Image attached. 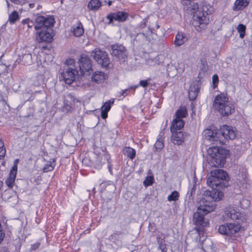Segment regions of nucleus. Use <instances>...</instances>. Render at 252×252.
<instances>
[{"label":"nucleus","mask_w":252,"mask_h":252,"mask_svg":"<svg viewBox=\"0 0 252 252\" xmlns=\"http://www.w3.org/2000/svg\"><path fill=\"white\" fill-rule=\"evenodd\" d=\"M200 87L199 81H194L190 85L189 91V98L190 100H193L196 98Z\"/></svg>","instance_id":"obj_16"},{"label":"nucleus","mask_w":252,"mask_h":252,"mask_svg":"<svg viewBox=\"0 0 252 252\" xmlns=\"http://www.w3.org/2000/svg\"><path fill=\"white\" fill-rule=\"evenodd\" d=\"M188 38L183 32H178L175 37L174 44L176 46H180L183 45L186 41Z\"/></svg>","instance_id":"obj_21"},{"label":"nucleus","mask_w":252,"mask_h":252,"mask_svg":"<svg viewBox=\"0 0 252 252\" xmlns=\"http://www.w3.org/2000/svg\"><path fill=\"white\" fill-rule=\"evenodd\" d=\"M105 79V75L102 71L95 72L92 77V81L97 84L103 82Z\"/></svg>","instance_id":"obj_20"},{"label":"nucleus","mask_w":252,"mask_h":252,"mask_svg":"<svg viewBox=\"0 0 252 252\" xmlns=\"http://www.w3.org/2000/svg\"><path fill=\"white\" fill-rule=\"evenodd\" d=\"M222 217L225 220H228L229 219L237 220L241 218V213L237 209L228 207L225 208Z\"/></svg>","instance_id":"obj_11"},{"label":"nucleus","mask_w":252,"mask_h":252,"mask_svg":"<svg viewBox=\"0 0 252 252\" xmlns=\"http://www.w3.org/2000/svg\"><path fill=\"white\" fill-rule=\"evenodd\" d=\"M223 193L218 189L206 190L203 197L197 204V208L203 211L204 214H207L214 211L216 208V202L222 199Z\"/></svg>","instance_id":"obj_1"},{"label":"nucleus","mask_w":252,"mask_h":252,"mask_svg":"<svg viewBox=\"0 0 252 252\" xmlns=\"http://www.w3.org/2000/svg\"><path fill=\"white\" fill-rule=\"evenodd\" d=\"M51 31V28L48 30H41L36 35V39L37 41L38 42H50L52 39V35Z\"/></svg>","instance_id":"obj_13"},{"label":"nucleus","mask_w":252,"mask_h":252,"mask_svg":"<svg viewBox=\"0 0 252 252\" xmlns=\"http://www.w3.org/2000/svg\"><path fill=\"white\" fill-rule=\"evenodd\" d=\"M41 7V6L39 4H36V5L35 4V8L37 10H38V9H40Z\"/></svg>","instance_id":"obj_48"},{"label":"nucleus","mask_w":252,"mask_h":252,"mask_svg":"<svg viewBox=\"0 0 252 252\" xmlns=\"http://www.w3.org/2000/svg\"><path fill=\"white\" fill-rule=\"evenodd\" d=\"M54 23V18L52 16H40L36 18L34 28L36 30H48L53 26Z\"/></svg>","instance_id":"obj_10"},{"label":"nucleus","mask_w":252,"mask_h":252,"mask_svg":"<svg viewBox=\"0 0 252 252\" xmlns=\"http://www.w3.org/2000/svg\"><path fill=\"white\" fill-rule=\"evenodd\" d=\"M154 181V178L153 176H148L143 181V184L145 187H147L148 186H151L153 184Z\"/></svg>","instance_id":"obj_34"},{"label":"nucleus","mask_w":252,"mask_h":252,"mask_svg":"<svg viewBox=\"0 0 252 252\" xmlns=\"http://www.w3.org/2000/svg\"><path fill=\"white\" fill-rule=\"evenodd\" d=\"M179 194L178 191H174L168 196L167 199L169 201H176L178 199Z\"/></svg>","instance_id":"obj_31"},{"label":"nucleus","mask_w":252,"mask_h":252,"mask_svg":"<svg viewBox=\"0 0 252 252\" xmlns=\"http://www.w3.org/2000/svg\"><path fill=\"white\" fill-rule=\"evenodd\" d=\"M39 246V243H35V244L32 245L31 249L33 250H35L38 248Z\"/></svg>","instance_id":"obj_44"},{"label":"nucleus","mask_w":252,"mask_h":252,"mask_svg":"<svg viewBox=\"0 0 252 252\" xmlns=\"http://www.w3.org/2000/svg\"><path fill=\"white\" fill-rule=\"evenodd\" d=\"M74 35L75 36L79 37L84 33V29L82 24L79 22L73 30Z\"/></svg>","instance_id":"obj_26"},{"label":"nucleus","mask_w":252,"mask_h":252,"mask_svg":"<svg viewBox=\"0 0 252 252\" xmlns=\"http://www.w3.org/2000/svg\"><path fill=\"white\" fill-rule=\"evenodd\" d=\"M213 107L223 116H228L234 111V108L229 103L228 98L223 94L217 95L214 100Z\"/></svg>","instance_id":"obj_4"},{"label":"nucleus","mask_w":252,"mask_h":252,"mask_svg":"<svg viewBox=\"0 0 252 252\" xmlns=\"http://www.w3.org/2000/svg\"><path fill=\"white\" fill-rule=\"evenodd\" d=\"M41 58V57H39V58H38V59L37 60V66L39 69H40V68H44L45 67V65L47 64V63H46V62L45 61H44V62L42 63Z\"/></svg>","instance_id":"obj_35"},{"label":"nucleus","mask_w":252,"mask_h":252,"mask_svg":"<svg viewBox=\"0 0 252 252\" xmlns=\"http://www.w3.org/2000/svg\"><path fill=\"white\" fill-rule=\"evenodd\" d=\"M6 153L5 149L4 147L0 148V157H4Z\"/></svg>","instance_id":"obj_42"},{"label":"nucleus","mask_w":252,"mask_h":252,"mask_svg":"<svg viewBox=\"0 0 252 252\" xmlns=\"http://www.w3.org/2000/svg\"><path fill=\"white\" fill-rule=\"evenodd\" d=\"M78 63L81 74L89 75L92 72V64L88 55L83 54L78 59Z\"/></svg>","instance_id":"obj_9"},{"label":"nucleus","mask_w":252,"mask_h":252,"mask_svg":"<svg viewBox=\"0 0 252 252\" xmlns=\"http://www.w3.org/2000/svg\"><path fill=\"white\" fill-rule=\"evenodd\" d=\"M78 73V71L75 69L68 67L65 71L61 74L60 78L63 79L66 84L69 85L74 81L75 77Z\"/></svg>","instance_id":"obj_12"},{"label":"nucleus","mask_w":252,"mask_h":252,"mask_svg":"<svg viewBox=\"0 0 252 252\" xmlns=\"http://www.w3.org/2000/svg\"><path fill=\"white\" fill-rule=\"evenodd\" d=\"M249 4L247 0H236L233 6V10H241L244 9Z\"/></svg>","instance_id":"obj_23"},{"label":"nucleus","mask_w":252,"mask_h":252,"mask_svg":"<svg viewBox=\"0 0 252 252\" xmlns=\"http://www.w3.org/2000/svg\"><path fill=\"white\" fill-rule=\"evenodd\" d=\"M205 138L214 144H224L226 140L234 139L236 133L232 126H222L220 128V133L207 129L204 131Z\"/></svg>","instance_id":"obj_2"},{"label":"nucleus","mask_w":252,"mask_h":252,"mask_svg":"<svg viewBox=\"0 0 252 252\" xmlns=\"http://www.w3.org/2000/svg\"><path fill=\"white\" fill-rule=\"evenodd\" d=\"M172 135L171 136V140L174 144L181 145L184 141V134L181 131H177L174 130L171 131Z\"/></svg>","instance_id":"obj_17"},{"label":"nucleus","mask_w":252,"mask_h":252,"mask_svg":"<svg viewBox=\"0 0 252 252\" xmlns=\"http://www.w3.org/2000/svg\"><path fill=\"white\" fill-rule=\"evenodd\" d=\"M101 3L99 0H92L88 4V8L92 10H97L101 6Z\"/></svg>","instance_id":"obj_27"},{"label":"nucleus","mask_w":252,"mask_h":252,"mask_svg":"<svg viewBox=\"0 0 252 252\" xmlns=\"http://www.w3.org/2000/svg\"><path fill=\"white\" fill-rule=\"evenodd\" d=\"M184 124V122L182 119L177 120V119H175L171 126V131L180 130L183 127Z\"/></svg>","instance_id":"obj_22"},{"label":"nucleus","mask_w":252,"mask_h":252,"mask_svg":"<svg viewBox=\"0 0 252 252\" xmlns=\"http://www.w3.org/2000/svg\"><path fill=\"white\" fill-rule=\"evenodd\" d=\"M22 61L25 65H30L32 63V56L31 54H25L22 59Z\"/></svg>","instance_id":"obj_29"},{"label":"nucleus","mask_w":252,"mask_h":252,"mask_svg":"<svg viewBox=\"0 0 252 252\" xmlns=\"http://www.w3.org/2000/svg\"><path fill=\"white\" fill-rule=\"evenodd\" d=\"M203 211L197 208V211L193 214V221L196 225H200L204 227L207 226L209 223L208 221L204 220V215Z\"/></svg>","instance_id":"obj_14"},{"label":"nucleus","mask_w":252,"mask_h":252,"mask_svg":"<svg viewBox=\"0 0 252 252\" xmlns=\"http://www.w3.org/2000/svg\"><path fill=\"white\" fill-rule=\"evenodd\" d=\"M10 1L15 4L23 5L27 3L29 0H10Z\"/></svg>","instance_id":"obj_36"},{"label":"nucleus","mask_w":252,"mask_h":252,"mask_svg":"<svg viewBox=\"0 0 252 252\" xmlns=\"http://www.w3.org/2000/svg\"><path fill=\"white\" fill-rule=\"evenodd\" d=\"M138 87V85H136V86H131L128 89H126L125 90L123 91V93H122V95H125V94L126 93L127 91L129 89H135L136 88H137V87Z\"/></svg>","instance_id":"obj_43"},{"label":"nucleus","mask_w":252,"mask_h":252,"mask_svg":"<svg viewBox=\"0 0 252 252\" xmlns=\"http://www.w3.org/2000/svg\"><path fill=\"white\" fill-rule=\"evenodd\" d=\"M241 228L237 223H227L219 226L218 231L221 234L232 236L238 233Z\"/></svg>","instance_id":"obj_8"},{"label":"nucleus","mask_w":252,"mask_h":252,"mask_svg":"<svg viewBox=\"0 0 252 252\" xmlns=\"http://www.w3.org/2000/svg\"><path fill=\"white\" fill-rule=\"evenodd\" d=\"M17 165H14L13 166L12 168L11 169L9 177L7 178L6 179L5 182L7 186L10 188H12L14 182L15 180L16 176L17 174Z\"/></svg>","instance_id":"obj_18"},{"label":"nucleus","mask_w":252,"mask_h":252,"mask_svg":"<svg viewBox=\"0 0 252 252\" xmlns=\"http://www.w3.org/2000/svg\"><path fill=\"white\" fill-rule=\"evenodd\" d=\"M195 185L194 184L193 186L190 189L188 192V194L189 193V197L191 196L195 193Z\"/></svg>","instance_id":"obj_39"},{"label":"nucleus","mask_w":252,"mask_h":252,"mask_svg":"<svg viewBox=\"0 0 252 252\" xmlns=\"http://www.w3.org/2000/svg\"><path fill=\"white\" fill-rule=\"evenodd\" d=\"M207 181V183L209 186L214 189H222L227 186L224 181H226L228 179L227 173L220 169H215L212 170Z\"/></svg>","instance_id":"obj_3"},{"label":"nucleus","mask_w":252,"mask_h":252,"mask_svg":"<svg viewBox=\"0 0 252 252\" xmlns=\"http://www.w3.org/2000/svg\"><path fill=\"white\" fill-rule=\"evenodd\" d=\"M114 99L107 101L101 107V116L102 119H105L107 117V113L110 110L111 105L114 103Z\"/></svg>","instance_id":"obj_19"},{"label":"nucleus","mask_w":252,"mask_h":252,"mask_svg":"<svg viewBox=\"0 0 252 252\" xmlns=\"http://www.w3.org/2000/svg\"><path fill=\"white\" fill-rule=\"evenodd\" d=\"M104 156H105V158L107 159V158H108V156L104 155Z\"/></svg>","instance_id":"obj_52"},{"label":"nucleus","mask_w":252,"mask_h":252,"mask_svg":"<svg viewBox=\"0 0 252 252\" xmlns=\"http://www.w3.org/2000/svg\"><path fill=\"white\" fill-rule=\"evenodd\" d=\"M139 85L144 88H146L148 85V82L147 80H141L139 82Z\"/></svg>","instance_id":"obj_40"},{"label":"nucleus","mask_w":252,"mask_h":252,"mask_svg":"<svg viewBox=\"0 0 252 252\" xmlns=\"http://www.w3.org/2000/svg\"><path fill=\"white\" fill-rule=\"evenodd\" d=\"M123 153L126 156L132 159L135 156L136 152L135 150L132 148L126 147L123 150Z\"/></svg>","instance_id":"obj_25"},{"label":"nucleus","mask_w":252,"mask_h":252,"mask_svg":"<svg viewBox=\"0 0 252 252\" xmlns=\"http://www.w3.org/2000/svg\"><path fill=\"white\" fill-rule=\"evenodd\" d=\"M127 17V14L122 11L110 13L107 16V18L109 20V23H112L113 20L123 22L126 20Z\"/></svg>","instance_id":"obj_15"},{"label":"nucleus","mask_w":252,"mask_h":252,"mask_svg":"<svg viewBox=\"0 0 252 252\" xmlns=\"http://www.w3.org/2000/svg\"><path fill=\"white\" fill-rule=\"evenodd\" d=\"M91 56L102 67H106L110 63V60L106 52L96 48L91 52Z\"/></svg>","instance_id":"obj_7"},{"label":"nucleus","mask_w":252,"mask_h":252,"mask_svg":"<svg viewBox=\"0 0 252 252\" xmlns=\"http://www.w3.org/2000/svg\"><path fill=\"white\" fill-rule=\"evenodd\" d=\"M162 247H163V246H160V248L162 249V252H166V251L164 250V248H162Z\"/></svg>","instance_id":"obj_50"},{"label":"nucleus","mask_w":252,"mask_h":252,"mask_svg":"<svg viewBox=\"0 0 252 252\" xmlns=\"http://www.w3.org/2000/svg\"><path fill=\"white\" fill-rule=\"evenodd\" d=\"M212 80L213 83V87L215 88L219 82V77L217 74H215L212 76Z\"/></svg>","instance_id":"obj_37"},{"label":"nucleus","mask_w":252,"mask_h":252,"mask_svg":"<svg viewBox=\"0 0 252 252\" xmlns=\"http://www.w3.org/2000/svg\"><path fill=\"white\" fill-rule=\"evenodd\" d=\"M138 36H142L144 38H145L146 39L147 38V37L145 35V34L143 33H138V35H137Z\"/></svg>","instance_id":"obj_47"},{"label":"nucleus","mask_w":252,"mask_h":252,"mask_svg":"<svg viewBox=\"0 0 252 252\" xmlns=\"http://www.w3.org/2000/svg\"><path fill=\"white\" fill-rule=\"evenodd\" d=\"M19 18V14L16 11H13L9 16V21L11 23H14Z\"/></svg>","instance_id":"obj_32"},{"label":"nucleus","mask_w":252,"mask_h":252,"mask_svg":"<svg viewBox=\"0 0 252 252\" xmlns=\"http://www.w3.org/2000/svg\"><path fill=\"white\" fill-rule=\"evenodd\" d=\"M222 149H219L217 147L209 148L207 150L209 158V163L212 167L220 166L223 164L225 157L223 155Z\"/></svg>","instance_id":"obj_5"},{"label":"nucleus","mask_w":252,"mask_h":252,"mask_svg":"<svg viewBox=\"0 0 252 252\" xmlns=\"http://www.w3.org/2000/svg\"><path fill=\"white\" fill-rule=\"evenodd\" d=\"M110 53L119 61L124 62L128 56L126 48L122 44H114L111 46Z\"/></svg>","instance_id":"obj_6"},{"label":"nucleus","mask_w":252,"mask_h":252,"mask_svg":"<svg viewBox=\"0 0 252 252\" xmlns=\"http://www.w3.org/2000/svg\"><path fill=\"white\" fill-rule=\"evenodd\" d=\"M4 147V144L2 141L0 140V148H2Z\"/></svg>","instance_id":"obj_49"},{"label":"nucleus","mask_w":252,"mask_h":252,"mask_svg":"<svg viewBox=\"0 0 252 252\" xmlns=\"http://www.w3.org/2000/svg\"><path fill=\"white\" fill-rule=\"evenodd\" d=\"M112 1H109L108 2V4L109 6H110L112 4Z\"/></svg>","instance_id":"obj_51"},{"label":"nucleus","mask_w":252,"mask_h":252,"mask_svg":"<svg viewBox=\"0 0 252 252\" xmlns=\"http://www.w3.org/2000/svg\"><path fill=\"white\" fill-rule=\"evenodd\" d=\"M155 146L157 149H161L163 147V144L161 141L158 140L155 143Z\"/></svg>","instance_id":"obj_38"},{"label":"nucleus","mask_w":252,"mask_h":252,"mask_svg":"<svg viewBox=\"0 0 252 252\" xmlns=\"http://www.w3.org/2000/svg\"><path fill=\"white\" fill-rule=\"evenodd\" d=\"M237 30L240 33V37L243 38L245 34L246 26L243 24H240L237 26Z\"/></svg>","instance_id":"obj_33"},{"label":"nucleus","mask_w":252,"mask_h":252,"mask_svg":"<svg viewBox=\"0 0 252 252\" xmlns=\"http://www.w3.org/2000/svg\"><path fill=\"white\" fill-rule=\"evenodd\" d=\"M75 100L74 97L70 94L66 95L64 101V105L66 106V109L69 110L71 109Z\"/></svg>","instance_id":"obj_24"},{"label":"nucleus","mask_w":252,"mask_h":252,"mask_svg":"<svg viewBox=\"0 0 252 252\" xmlns=\"http://www.w3.org/2000/svg\"><path fill=\"white\" fill-rule=\"evenodd\" d=\"M23 23L24 24L26 23L28 27H32L33 25V23L32 21H30L29 20H24L23 21Z\"/></svg>","instance_id":"obj_41"},{"label":"nucleus","mask_w":252,"mask_h":252,"mask_svg":"<svg viewBox=\"0 0 252 252\" xmlns=\"http://www.w3.org/2000/svg\"><path fill=\"white\" fill-rule=\"evenodd\" d=\"M74 62V61L73 59H69L68 60H67L66 61V63L67 64H71L72 63H73Z\"/></svg>","instance_id":"obj_45"},{"label":"nucleus","mask_w":252,"mask_h":252,"mask_svg":"<svg viewBox=\"0 0 252 252\" xmlns=\"http://www.w3.org/2000/svg\"><path fill=\"white\" fill-rule=\"evenodd\" d=\"M187 115V112L186 109L184 107H180L176 113V118L177 120L182 119L183 118L186 117Z\"/></svg>","instance_id":"obj_28"},{"label":"nucleus","mask_w":252,"mask_h":252,"mask_svg":"<svg viewBox=\"0 0 252 252\" xmlns=\"http://www.w3.org/2000/svg\"><path fill=\"white\" fill-rule=\"evenodd\" d=\"M55 164L54 163V161L53 160L52 162H50L46 164L45 165L44 167L43 168V171L44 172H48L49 171H51L53 170Z\"/></svg>","instance_id":"obj_30"},{"label":"nucleus","mask_w":252,"mask_h":252,"mask_svg":"<svg viewBox=\"0 0 252 252\" xmlns=\"http://www.w3.org/2000/svg\"><path fill=\"white\" fill-rule=\"evenodd\" d=\"M29 7V9H33L35 7V3H31L28 4Z\"/></svg>","instance_id":"obj_46"}]
</instances>
